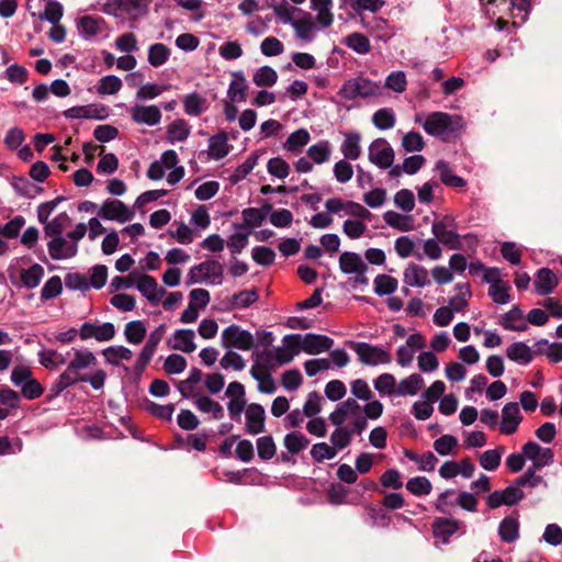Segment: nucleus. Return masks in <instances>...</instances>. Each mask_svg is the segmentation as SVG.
<instances>
[{"label": "nucleus", "mask_w": 562, "mask_h": 562, "mask_svg": "<svg viewBox=\"0 0 562 562\" xmlns=\"http://www.w3.org/2000/svg\"><path fill=\"white\" fill-rule=\"evenodd\" d=\"M415 123L420 124L427 134L442 138L454 135L464 125L462 116L446 112H432L426 119L423 114H416Z\"/></svg>", "instance_id": "nucleus-1"}, {"label": "nucleus", "mask_w": 562, "mask_h": 562, "mask_svg": "<svg viewBox=\"0 0 562 562\" xmlns=\"http://www.w3.org/2000/svg\"><path fill=\"white\" fill-rule=\"evenodd\" d=\"M101 11L116 19L137 21L148 13V2L146 0H106Z\"/></svg>", "instance_id": "nucleus-2"}, {"label": "nucleus", "mask_w": 562, "mask_h": 562, "mask_svg": "<svg viewBox=\"0 0 562 562\" xmlns=\"http://www.w3.org/2000/svg\"><path fill=\"white\" fill-rule=\"evenodd\" d=\"M380 93V86L366 77H356L344 82L338 94L344 100H356L358 98H370Z\"/></svg>", "instance_id": "nucleus-3"}, {"label": "nucleus", "mask_w": 562, "mask_h": 562, "mask_svg": "<svg viewBox=\"0 0 562 562\" xmlns=\"http://www.w3.org/2000/svg\"><path fill=\"white\" fill-rule=\"evenodd\" d=\"M431 233L439 243L448 249L459 250L462 248L461 235L457 232V222L453 216L446 215L431 225Z\"/></svg>", "instance_id": "nucleus-4"}, {"label": "nucleus", "mask_w": 562, "mask_h": 562, "mask_svg": "<svg viewBox=\"0 0 562 562\" xmlns=\"http://www.w3.org/2000/svg\"><path fill=\"white\" fill-rule=\"evenodd\" d=\"M221 341L224 348L248 351L254 347L252 334L235 324L229 325L222 331Z\"/></svg>", "instance_id": "nucleus-5"}, {"label": "nucleus", "mask_w": 562, "mask_h": 562, "mask_svg": "<svg viewBox=\"0 0 562 562\" xmlns=\"http://www.w3.org/2000/svg\"><path fill=\"white\" fill-rule=\"evenodd\" d=\"M98 216L104 221L126 223L134 218V211L116 199L105 200L98 210Z\"/></svg>", "instance_id": "nucleus-6"}, {"label": "nucleus", "mask_w": 562, "mask_h": 562, "mask_svg": "<svg viewBox=\"0 0 562 562\" xmlns=\"http://www.w3.org/2000/svg\"><path fill=\"white\" fill-rule=\"evenodd\" d=\"M325 209L329 214H339L344 212L345 214L359 218V220H371V212L355 201H344L339 198H331L325 202Z\"/></svg>", "instance_id": "nucleus-7"}, {"label": "nucleus", "mask_w": 562, "mask_h": 562, "mask_svg": "<svg viewBox=\"0 0 562 562\" xmlns=\"http://www.w3.org/2000/svg\"><path fill=\"white\" fill-rule=\"evenodd\" d=\"M355 351L360 361L368 366L387 364L392 361L390 352L380 346L358 342L355 346Z\"/></svg>", "instance_id": "nucleus-8"}, {"label": "nucleus", "mask_w": 562, "mask_h": 562, "mask_svg": "<svg viewBox=\"0 0 562 562\" xmlns=\"http://www.w3.org/2000/svg\"><path fill=\"white\" fill-rule=\"evenodd\" d=\"M369 160L380 169H387L393 165L394 150L385 138H376L369 146Z\"/></svg>", "instance_id": "nucleus-9"}, {"label": "nucleus", "mask_w": 562, "mask_h": 562, "mask_svg": "<svg viewBox=\"0 0 562 562\" xmlns=\"http://www.w3.org/2000/svg\"><path fill=\"white\" fill-rule=\"evenodd\" d=\"M195 272H203L204 278L210 280L212 284L222 283L223 266L216 260H206L200 265L193 266L187 276L188 285L199 283V280L194 277Z\"/></svg>", "instance_id": "nucleus-10"}, {"label": "nucleus", "mask_w": 562, "mask_h": 562, "mask_svg": "<svg viewBox=\"0 0 562 562\" xmlns=\"http://www.w3.org/2000/svg\"><path fill=\"white\" fill-rule=\"evenodd\" d=\"M72 351L74 357L68 362L65 372L69 373L71 376H75L76 381L79 383V380L83 375L80 373V371L94 366L98 360L94 353L87 348H74Z\"/></svg>", "instance_id": "nucleus-11"}, {"label": "nucleus", "mask_w": 562, "mask_h": 562, "mask_svg": "<svg viewBox=\"0 0 562 562\" xmlns=\"http://www.w3.org/2000/svg\"><path fill=\"white\" fill-rule=\"evenodd\" d=\"M48 254L54 260L74 258L78 254V246L70 240L68 235L58 236L47 243Z\"/></svg>", "instance_id": "nucleus-12"}, {"label": "nucleus", "mask_w": 562, "mask_h": 562, "mask_svg": "<svg viewBox=\"0 0 562 562\" xmlns=\"http://www.w3.org/2000/svg\"><path fill=\"white\" fill-rule=\"evenodd\" d=\"M79 336L81 340L93 338L97 341H109L115 336V327L111 322L101 325L86 322L79 328Z\"/></svg>", "instance_id": "nucleus-13"}, {"label": "nucleus", "mask_w": 562, "mask_h": 562, "mask_svg": "<svg viewBox=\"0 0 562 562\" xmlns=\"http://www.w3.org/2000/svg\"><path fill=\"white\" fill-rule=\"evenodd\" d=\"M521 422H522V415L520 413L518 403L510 402L503 406L501 423H499L501 434H503V435L515 434Z\"/></svg>", "instance_id": "nucleus-14"}, {"label": "nucleus", "mask_w": 562, "mask_h": 562, "mask_svg": "<svg viewBox=\"0 0 562 562\" xmlns=\"http://www.w3.org/2000/svg\"><path fill=\"white\" fill-rule=\"evenodd\" d=\"M136 289L153 305H158L162 296L166 294V290L164 288L158 286L156 279L146 273L139 276L138 281L136 283Z\"/></svg>", "instance_id": "nucleus-15"}, {"label": "nucleus", "mask_w": 562, "mask_h": 562, "mask_svg": "<svg viewBox=\"0 0 562 562\" xmlns=\"http://www.w3.org/2000/svg\"><path fill=\"white\" fill-rule=\"evenodd\" d=\"M462 522L452 518L437 517L432 521L434 537L442 544H448L450 538L458 532Z\"/></svg>", "instance_id": "nucleus-16"}, {"label": "nucleus", "mask_w": 562, "mask_h": 562, "mask_svg": "<svg viewBox=\"0 0 562 562\" xmlns=\"http://www.w3.org/2000/svg\"><path fill=\"white\" fill-rule=\"evenodd\" d=\"M246 431L249 435H258L265 430L266 412L262 405L251 403L245 411Z\"/></svg>", "instance_id": "nucleus-17"}, {"label": "nucleus", "mask_w": 562, "mask_h": 562, "mask_svg": "<svg viewBox=\"0 0 562 562\" xmlns=\"http://www.w3.org/2000/svg\"><path fill=\"white\" fill-rule=\"evenodd\" d=\"M131 119L137 124L155 126L161 121V111L157 105L136 104L131 108Z\"/></svg>", "instance_id": "nucleus-18"}, {"label": "nucleus", "mask_w": 562, "mask_h": 562, "mask_svg": "<svg viewBox=\"0 0 562 562\" xmlns=\"http://www.w3.org/2000/svg\"><path fill=\"white\" fill-rule=\"evenodd\" d=\"M302 349L308 355H318L329 350L334 340L325 335L308 333L304 336L301 335Z\"/></svg>", "instance_id": "nucleus-19"}, {"label": "nucleus", "mask_w": 562, "mask_h": 562, "mask_svg": "<svg viewBox=\"0 0 562 562\" xmlns=\"http://www.w3.org/2000/svg\"><path fill=\"white\" fill-rule=\"evenodd\" d=\"M361 414V406L355 398H347L339 403L334 412L329 414V422L335 426L344 425L347 417Z\"/></svg>", "instance_id": "nucleus-20"}, {"label": "nucleus", "mask_w": 562, "mask_h": 562, "mask_svg": "<svg viewBox=\"0 0 562 562\" xmlns=\"http://www.w3.org/2000/svg\"><path fill=\"white\" fill-rule=\"evenodd\" d=\"M558 284V277L549 268H541L537 271L533 285L538 295L546 296L552 293Z\"/></svg>", "instance_id": "nucleus-21"}, {"label": "nucleus", "mask_w": 562, "mask_h": 562, "mask_svg": "<svg viewBox=\"0 0 562 562\" xmlns=\"http://www.w3.org/2000/svg\"><path fill=\"white\" fill-rule=\"evenodd\" d=\"M404 283L417 288L429 285L430 279L427 269L414 262L408 263L404 270Z\"/></svg>", "instance_id": "nucleus-22"}, {"label": "nucleus", "mask_w": 562, "mask_h": 562, "mask_svg": "<svg viewBox=\"0 0 562 562\" xmlns=\"http://www.w3.org/2000/svg\"><path fill=\"white\" fill-rule=\"evenodd\" d=\"M258 360L268 368L288 364L293 360V353H289L283 346L265 350Z\"/></svg>", "instance_id": "nucleus-23"}, {"label": "nucleus", "mask_w": 562, "mask_h": 562, "mask_svg": "<svg viewBox=\"0 0 562 562\" xmlns=\"http://www.w3.org/2000/svg\"><path fill=\"white\" fill-rule=\"evenodd\" d=\"M194 331L192 329H177L172 339L169 341V345L175 350H180L186 353H191L196 349V345L194 342Z\"/></svg>", "instance_id": "nucleus-24"}, {"label": "nucleus", "mask_w": 562, "mask_h": 562, "mask_svg": "<svg viewBox=\"0 0 562 562\" xmlns=\"http://www.w3.org/2000/svg\"><path fill=\"white\" fill-rule=\"evenodd\" d=\"M499 324L504 329L513 331H525L528 329L524 312L518 305H514L505 313Z\"/></svg>", "instance_id": "nucleus-25"}, {"label": "nucleus", "mask_w": 562, "mask_h": 562, "mask_svg": "<svg viewBox=\"0 0 562 562\" xmlns=\"http://www.w3.org/2000/svg\"><path fill=\"white\" fill-rule=\"evenodd\" d=\"M524 456L527 459H536L537 461H541L542 464L550 465L554 461V453L552 449L541 447L539 443L535 441H528L522 446Z\"/></svg>", "instance_id": "nucleus-26"}, {"label": "nucleus", "mask_w": 562, "mask_h": 562, "mask_svg": "<svg viewBox=\"0 0 562 562\" xmlns=\"http://www.w3.org/2000/svg\"><path fill=\"white\" fill-rule=\"evenodd\" d=\"M231 145L226 132H220L209 138V155L214 160H221L228 155Z\"/></svg>", "instance_id": "nucleus-27"}, {"label": "nucleus", "mask_w": 562, "mask_h": 562, "mask_svg": "<svg viewBox=\"0 0 562 562\" xmlns=\"http://www.w3.org/2000/svg\"><path fill=\"white\" fill-rule=\"evenodd\" d=\"M435 169L445 186L454 189H462L467 186V181L462 177L454 175L446 160H438Z\"/></svg>", "instance_id": "nucleus-28"}, {"label": "nucleus", "mask_w": 562, "mask_h": 562, "mask_svg": "<svg viewBox=\"0 0 562 562\" xmlns=\"http://www.w3.org/2000/svg\"><path fill=\"white\" fill-rule=\"evenodd\" d=\"M361 135L358 132H347L344 134V140L340 145V151L345 159L356 160L361 155L360 146Z\"/></svg>", "instance_id": "nucleus-29"}, {"label": "nucleus", "mask_w": 562, "mask_h": 562, "mask_svg": "<svg viewBox=\"0 0 562 562\" xmlns=\"http://www.w3.org/2000/svg\"><path fill=\"white\" fill-rule=\"evenodd\" d=\"M193 405L199 412L211 414L212 417L216 420H220L224 417L223 406L207 395L193 396Z\"/></svg>", "instance_id": "nucleus-30"}, {"label": "nucleus", "mask_w": 562, "mask_h": 562, "mask_svg": "<svg viewBox=\"0 0 562 562\" xmlns=\"http://www.w3.org/2000/svg\"><path fill=\"white\" fill-rule=\"evenodd\" d=\"M506 356L512 361L524 366L529 364L533 360L531 348L522 341H516L509 345L506 349Z\"/></svg>", "instance_id": "nucleus-31"}, {"label": "nucleus", "mask_w": 562, "mask_h": 562, "mask_svg": "<svg viewBox=\"0 0 562 562\" xmlns=\"http://www.w3.org/2000/svg\"><path fill=\"white\" fill-rule=\"evenodd\" d=\"M235 79L231 81L227 98L232 102H244L246 101L248 85L243 71H236L233 74Z\"/></svg>", "instance_id": "nucleus-32"}, {"label": "nucleus", "mask_w": 562, "mask_h": 562, "mask_svg": "<svg viewBox=\"0 0 562 562\" xmlns=\"http://www.w3.org/2000/svg\"><path fill=\"white\" fill-rule=\"evenodd\" d=\"M367 263L362 257L353 251H344L339 256V269L345 274H352L359 272Z\"/></svg>", "instance_id": "nucleus-33"}, {"label": "nucleus", "mask_w": 562, "mask_h": 562, "mask_svg": "<svg viewBox=\"0 0 562 562\" xmlns=\"http://www.w3.org/2000/svg\"><path fill=\"white\" fill-rule=\"evenodd\" d=\"M424 386V379L418 373H413L409 376L400 381L396 386L395 395L397 396H406L416 395L419 390Z\"/></svg>", "instance_id": "nucleus-34"}, {"label": "nucleus", "mask_w": 562, "mask_h": 562, "mask_svg": "<svg viewBox=\"0 0 562 562\" xmlns=\"http://www.w3.org/2000/svg\"><path fill=\"white\" fill-rule=\"evenodd\" d=\"M364 522L372 528H387L391 524V517L382 508L369 505L366 507Z\"/></svg>", "instance_id": "nucleus-35"}, {"label": "nucleus", "mask_w": 562, "mask_h": 562, "mask_svg": "<svg viewBox=\"0 0 562 562\" xmlns=\"http://www.w3.org/2000/svg\"><path fill=\"white\" fill-rule=\"evenodd\" d=\"M235 233L229 237L227 246L233 255L239 254L248 244L250 231L245 224H234Z\"/></svg>", "instance_id": "nucleus-36"}, {"label": "nucleus", "mask_w": 562, "mask_h": 562, "mask_svg": "<svg viewBox=\"0 0 562 562\" xmlns=\"http://www.w3.org/2000/svg\"><path fill=\"white\" fill-rule=\"evenodd\" d=\"M44 274V268L40 263H33L30 268L21 271V283L26 289H35L40 285Z\"/></svg>", "instance_id": "nucleus-37"}, {"label": "nucleus", "mask_w": 562, "mask_h": 562, "mask_svg": "<svg viewBox=\"0 0 562 562\" xmlns=\"http://www.w3.org/2000/svg\"><path fill=\"white\" fill-rule=\"evenodd\" d=\"M311 9L316 11L317 21L323 27H328L334 21L331 13L333 1L331 0H310Z\"/></svg>", "instance_id": "nucleus-38"}, {"label": "nucleus", "mask_w": 562, "mask_h": 562, "mask_svg": "<svg viewBox=\"0 0 562 562\" xmlns=\"http://www.w3.org/2000/svg\"><path fill=\"white\" fill-rule=\"evenodd\" d=\"M183 110L190 116H199L206 110V99L196 92L184 95Z\"/></svg>", "instance_id": "nucleus-39"}, {"label": "nucleus", "mask_w": 562, "mask_h": 562, "mask_svg": "<svg viewBox=\"0 0 562 562\" xmlns=\"http://www.w3.org/2000/svg\"><path fill=\"white\" fill-rule=\"evenodd\" d=\"M498 535L506 543L516 541L519 536L518 520L512 516L505 517L498 526Z\"/></svg>", "instance_id": "nucleus-40"}, {"label": "nucleus", "mask_w": 562, "mask_h": 562, "mask_svg": "<svg viewBox=\"0 0 562 562\" xmlns=\"http://www.w3.org/2000/svg\"><path fill=\"white\" fill-rule=\"evenodd\" d=\"M70 222V217L66 212L55 216L52 221H46L44 224V234L50 239L63 236L66 225Z\"/></svg>", "instance_id": "nucleus-41"}, {"label": "nucleus", "mask_w": 562, "mask_h": 562, "mask_svg": "<svg viewBox=\"0 0 562 562\" xmlns=\"http://www.w3.org/2000/svg\"><path fill=\"white\" fill-rule=\"evenodd\" d=\"M283 445L291 454H297L310 445V439L300 431H291L285 435Z\"/></svg>", "instance_id": "nucleus-42"}, {"label": "nucleus", "mask_w": 562, "mask_h": 562, "mask_svg": "<svg viewBox=\"0 0 562 562\" xmlns=\"http://www.w3.org/2000/svg\"><path fill=\"white\" fill-rule=\"evenodd\" d=\"M147 328L142 321H131L125 325L124 336L132 345L140 344L146 337Z\"/></svg>", "instance_id": "nucleus-43"}, {"label": "nucleus", "mask_w": 562, "mask_h": 562, "mask_svg": "<svg viewBox=\"0 0 562 562\" xmlns=\"http://www.w3.org/2000/svg\"><path fill=\"white\" fill-rule=\"evenodd\" d=\"M105 361L112 366L117 367L121 360H131L133 352L124 346H110L102 350Z\"/></svg>", "instance_id": "nucleus-44"}, {"label": "nucleus", "mask_w": 562, "mask_h": 562, "mask_svg": "<svg viewBox=\"0 0 562 562\" xmlns=\"http://www.w3.org/2000/svg\"><path fill=\"white\" fill-rule=\"evenodd\" d=\"M331 154L330 144L328 140H321L307 149V157L312 162L321 165L329 160Z\"/></svg>", "instance_id": "nucleus-45"}, {"label": "nucleus", "mask_w": 562, "mask_h": 562, "mask_svg": "<svg viewBox=\"0 0 562 562\" xmlns=\"http://www.w3.org/2000/svg\"><path fill=\"white\" fill-rule=\"evenodd\" d=\"M296 33V37L306 42L314 40L315 23L310 15H305L299 20H294L291 24Z\"/></svg>", "instance_id": "nucleus-46"}, {"label": "nucleus", "mask_w": 562, "mask_h": 562, "mask_svg": "<svg viewBox=\"0 0 562 562\" xmlns=\"http://www.w3.org/2000/svg\"><path fill=\"white\" fill-rule=\"evenodd\" d=\"M190 135V126L183 119H178L168 125L167 138L168 142H183Z\"/></svg>", "instance_id": "nucleus-47"}, {"label": "nucleus", "mask_w": 562, "mask_h": 562, "mask_svg": "<svg viewBox=\"0 0 562 562\" xmlns=\"http://www.w3.org/2000/svg\"><path fill=\"white\" fill-rule=\"evenodd\" d=\"M504 450L505 448L501 446L498 448L484 451L480 456V465L486 471H495L501 464Z\"/></svg>", "instance_id": "nucleus-48"}, {"label": "nucleus", "mask_w": 562, "mask_h": 562, "mask_svg": "<svg viewBox=\"0 0 562 562\" xmlns=\"http://www.w3.org/2000/svg\"><path fill=\"white\" fill-rule=\"evenodd\" d=\"M170 57V49L162 43H156L148 48V63L153 67L165 65Z\"/></svg>", "instance_id": "nucleus-49"}, {"label": "nucleus", "mask_w": 562, "mask_h": 562, "mask_svg": "<svg viewBox=\"0 0 562 562\" xmlns=\"http://www.w3.org/2000/svg\"><path fill=\"white\" fill-rule=\"evenodd\" d=\"M277 80L278 74L270 66L259 67L252 76V82L257 87H272L276 85Z\"/></svg>", "instance_id": "nucleus-50"}, {"label": "nucleus", "mask_w": 562, "mask_h": 562, "mask_svg": "<svg viewBox=\"0 0 562 562\" xmlns=\"http://www.w3.org/2000/svg\"><path fill=\"white\" fill-rule=\"evenodd\" d=\"M258 164V155L256 153H252L247 157V159L239 165L233 173L229 176V181L233 184L238 183L243 179H245L256 167Z\"/></svg>", "instance_id": "nucleus-51"}, {"label": "nucleus", "mask_w": 562, "mask_h": 562, "mask_svg": "<svg viewBox=\"0 0 562 562\" xmlns=\"http://www.w3.org/2000/svg\"><path fill=\"white\" fill-rule=\"evenodd\" d=\"M374 293L379 296L390 295L397 289V280L387 274H378L373 281Z\"/></svg>", "instance_id": "nucleus-52"}, {"label": "nucleus", "mask_w": 562, "mask_h": 562, "mask_svg": "<svg viewBox=\"0 0 562 562\" xmlns=\"http://www.w3.org/2000/svg\"><path fill=\"white\" fill-rule=\"evenodd\" d=\"M345 44L347 45V47H349L350 49L360 55L368 54L371 49L369 38L366 35L358 32L349 34L345 38Z\"/></svg>", "instance_id": "nucleus-53"}, {"label": "nucleus", "mask_w": 562, "mask_h": 562, "mask_svg": "<svg viewBox=\"0 0 562 562\" xmlns=\"http://www.w3.org/2000/svg\"><path fill=\"white\" fill-rule=\"evenodd\" d=\"M329 440L331 446L338 452L350 445L352 440V431L342 425L336 426V429L331 432Z\"/></svg>", "instance_id": "nucleus-54"}, {"label": "nucleus", "mask_w": 562, "mask_h": 562, "mask_svg": "<svg viewBox=\"0 0 562 562\" xmlns=\"http://www.w3.org/2000/svg\"><path fill=\"white\" fill-rule=\"evenodd\" d=\"M122 86V80L117 76L106 75L100 79L99 85L95 89L98 94L109 95L117 93L121 90Z\"/></svg>", "instance_id": "nucleus-55"}, {"label": "nucleus", "mask_w": 562, "mask_h": 562, "mask_svg": "<svg viewBox=\"0 0 562 562\" xmlns=\"http://www.w3.org/2000/svg\"><path fill=\"white\" fill-rule=\"evenodd\" d=\"M372 122L376 128L386 131L394 127L395 114L392 109L382 108L373 114Z\"/></svg>", "instance_id": "nucleus-56"}, {"label": "nucleus", "mask_w": 562, "mask_h": 562, "mask_svg": "<svg viewBox=\"0 0 562 562\" xmlns=\"http://www.w3.org/2000/svg\"><path fill=\"white\" fill-rule=\"evenodd\" d=\"M310 454L314 462L322 463L334 459L337 456V451L326 442H317L312 446Z\"/></svg>", "instance_id": "nucleus-57"}, {"label": "nucleus", "mask_w": 562, "mask_h": 562, "mask_svg": "<svg viewBox=\"0 0 562 562\" xmlns=\"http://www.w3.org/2000/svg\"><path fill=\"white\" fill-rule=\"evenodd\" d=\"M310 140V133L305 128H299L291 133L285 143L284 148L289 151H297L305 146Z\"/></svg>", "instance_id": "nucleus-58"}, {"label": "nucleus", "mask_w": 562, "mask_h": 562, "mask_svg": "<svg viewBox=\"0 0 562 562\" xmlns=\"http://www.w3.org/2000/svg\"><path fill=\"white\" fill-rule=\"evenodd\" d=\"M432 485L426 476L412 477L406 483V490L415 496L430 494Z\"/></svg>", "instance_id": "nucleus-59"}, {"label": "nucleus", "mask_w": 562, "mask_h": 562, "mask_svg": "<svg viewBox=\"0 0 562 562\" xmlns=\"http://www.w3.org/2000/svg\"><path fill=\"white\" fill-rule=\"evenodd\" d=\"M374 389L381 395H395L396 381L393 374L382 373L374 380Z\"/></svg>", "instance_id": "nucleus-60"}, {"label": "nucleus", "mask_w": 562, "mask_h": 562, "mask_svg": "<svg viewBox=\"0 0 562 562\" xmlns=\"http://www.w3.org/2000/svg\"><path fill=\"white\" fill-rule=\"evenodd\" d=\"M257 451L258 457L263 460L268 461L272 459L277 452V447L274 443V440L272 436H262L257 439Z\"/></svg>", "instance_id": "nucleus-61"}, {"label": "nucleus", "mask_w": 562, "mask_h": 562, "mask_svg": "<svg viewBox=\"0 0 562 562\" xmlns=\"http://www.w3.org/2000/svg\"><path fill=\"white\" fill-rule=\"evenodd\" d=\"M38 357L41 364L50 370L57 369L66 363L65 356L52 349L40 351Z\"/></svg>", "instance_id": "nucleus-62"}, {"label": "nucleus", "mask_w": 562, "mask_h": 562, "mask_svg": "<svg viewBox=\"0 0 562 562\" xmlns=\"http://www.w3.org/2000/svg\"><path fill=\"white\" fill-rule=\"evenodd\" d=\"M63 291V282L58 276L50 277L41 290V300L48 301L58 296Z\"/></svg>", "instance_id": "nucleus-63"}, {"label": "nucleus", "mask_w": 562, "mask_h": 562, "mask_svg": "<svg viewBox=\"0 0 562 562\" xmlns=\"http://www.w3.org/2000/svg\"><path fill=\"white\" fill-rule=\"evenodd\" d=\"M258 300V292L254 290H244L232 296V306L236 308H247Z\"/></svg>", "instance_id": "nucleus-64"}]
</instances>
